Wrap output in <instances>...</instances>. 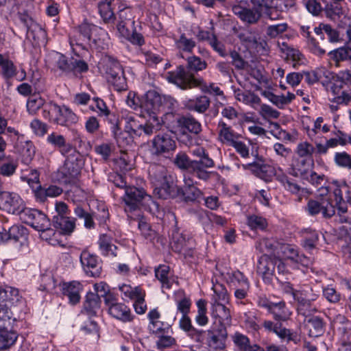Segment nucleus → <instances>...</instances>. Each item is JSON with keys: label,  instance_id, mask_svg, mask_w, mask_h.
<instances>
[{"label": "nucleus", "instance_id": "f257e3e1", "mask_svg": "<svg viewBox=\"0 0 351 351\" xmlns=\"http://www.w3.org/2000/svg\"><path fill=\"white\" fill-rule=\"evenodd\" d=\"M125 204V211L132 212L143 207L151 213L159 212V204L148 195L143 188L129 186L125 189L122 197Z\"/></svg>", "mask_w": 351, "mask_h": 351}, {"label": "nucleus", "instance_id": "f03ea898", "mask_svg": "<svg viewBox=\"0 0 351 351\" xmlns=\"http://www.w3.org/2000/svg\"><path fill=\"white\" fill-rule=\"evenodd\" d=\"M149 178L156 186L154 193L160 199H167L173 195V179L165 166L152 163L148 169Z\"/></svg>", "mask_w": 351, "mask_h": 351}, {"label": "nucleus", "instance_id": "7ed1b4c3", "mask_svg": "<svg viewBox=\"0 0 351 351\" xmlns=\"http://www.w3.org/2000/svg\"><path fill=\"white\" fill-rule=\"evenodd\" d=\"M197 72V58L191 56L187 58L186 69L183 66H178L176 70L167 73V79L182 89L191 88L197 86L195 74Z\"/></svg>", "mask_w": 351, "mask_h": 351}, {"label": "nucleus", "instance_id": "20e7f679", "mask_svg": "<svg viewBox=\"0 0 351 351\" xmlns=\"http://www.w3.org/2000/svg\"><path fill=\"white\" fill-rule=\"evenodd\" d=\"M328 187H320L319 195L308 201L306 210L311 216L321 214L324 218H330L335 214V208L328 195Z\"/></svg>", "mask_w": 351, "mask_h": 351}, {"label": "nucleus", "instance_id": "39448f33", "mask_svg": "<svg viewBox=\"0 0 351 351\" xmlns=\"http://www.w3.org/2000/svg\"><path fill=\"white\" fill-rule=\"evenodd\" d=\"M320 291L317 285H303L297 289L294 295V300L298 303V312L299 315H305L306 313H310L317 311L313 306V302L316 301L319 296Z\"/></svg>", "mask_w": 351, "mask_h": 351}, {"label": "nucleus", "instance_id": "423d86ee", "mask_svg": "<svg viewBox=\"0 0 351 351\" xmlns=\"http://www.w3.org/2000/svg\"><path fill=\"white\" fill-rule=\"evenodd\" d=\"M103 69L108 82L119 92L127 89L126 79L121 64L114 58L108 56L103 60Z\"/></svg>", "mask_w": 351, "mask_h": 351}, {"label": "nucleus", "instance_id": "0eeeda50", "mask_svg": "<svg viewBox=\"0 0 351 351\" xmlns=\"http://www.w3.org/2000/svg\"><path fill=\"white\" fill-rule=\"evenodd\" d=\"M173 101L171 97L161 95L156 90H152L146 93L140 106L147 113L155 114L162 108H169Z\"/></svg>", "mask_w": 351, "mask_h": 351}, {"label": "nucleus", "instance_id": "6e6552de", "mask_svg": "<svg viewBox=\"0 0 351 351\" xmlns=\"http://www.w3.org/2000/svg\"><path fill=\"white\" fill-rule=\"evenodd\" d=\"M250 6L247 1L241 0L232 5L233 13L244 23L248 25L256 24L262 16V8H257L252 3Z\"/></svg>", "mask_w": 351, "mask_h": 351}, {"label": "nucleus", "instance_id": "1a4fd4ad", "mask_svg": "<svg viewBox=\"0 0 351 351\" xmlns=\"http://www.w3.org/2000/svg\"><path fill=\"white\" fill-rule=\"evenodd\" d=\"M176 148V141L168 134H159L150 141L149 151L153 156L168 158Z\"/></svg>", "mask_w": 351, "mask_h": 351}, {"label": "nucleus", "instance_id": "9d476101", "mask_svg": "<svg viewBox=\"0 0 351 351\" xmlns=\"http://www.w3.org/2000/svg\"><path fill=\"white\" fill-rule=\"evenodd\" d=\"M25 209L23 199L16 193L0 191V210L12 215H20Z\"/></svg>", "mask_w": 351, "mask_h": 351}, {"label": "nucleus", "instance_id": "9b49d317", "mask_svg": "<svg viewBox=\"0 0 351 351\" xmlns=\"http://www.w3.org/2000/svg\"><path fill=\"white\" fill-rule=\"evenodd\" d=\"M23 221L39 231L50 226V221L47 215L36 209L26 208L21 214Z\"/></svg>", "mask_w": 351, "mask_h": 351}, {"label": "nucleus", "instance_id": "f8f14e48", "mask_svg": "<svg viewBox=\"0 0 351 351\" xmlns=\"http://www.w3.org/2000/svg\"><path fill=\"white\" fill-rule=\"evenodd\" d=\"M19 19L27 28V36L29 38H32L36 45L45 43L46 32L39 24L26 13H21Z\"/></svg>", "mask_w": 351, "mask_h": 351}, {"label": "nucleus", "instance_id": "ddd939ff", "mask_svg": "<svg viewBox=\"0 0 351 351\" xmlns=\"http://www.w3.org/2000/svg\"><path fill=\"white\" fill-rule=\"evenodd\" d=\"M80 262L87 275L98 277L101 272V264L98 258L88 251H83L80 256Z\"/></svg>", "mask_w": 351, "mask_h": 351}, {"label": "nucleus", "instance_id": "4468645a", "mask_svg": "<svg viewBox=\"0 0 351 351\" xmlns=\"http://www.w3.org/2000/svg\"><path fill=\"white\" fill-rule=\"evenodd\" d=\"M213 315L215 317V324L217 329H226L231 326V315L230 309L225 305V303L213 304Z\"/></svg>", "mask_w": 351, "mask_h": 351}, {"label": "nucleus", "instance_id": "2eb2a0df", "mask_svg": "<svg viewBox=\"0 0 351 351\" xmlns=\"http://www.w3.org/2000/svg\"><path fill=\"white\" fill-rule=\"evenodd\" d=\"M343 81L339 77H333L332 82L329 86V90L332 94V97L330 101L336 104H348L351 99L350 94L343 91Z\"/></svg>", "mask_w": 351, "mask_h": 351}, {"label": "nucleus", "instance_id": "dca6fc26", "mask_svg": "<svg viewBox=\"0 0 351 351\" xmlns=\"http://www.w3.org/2000/svg\"><path fill=\"white\" fill-rule=\"evenodd\" d=\"M314 165L313 159H307L304 158H295L293 160L291 167L288 169L289 175L294 177H299L304 178L310 173L311 167Z\"/></svg>", "mask_w": 351, "mask_h": 351}, {"label": "nucleus", "instance_id": "f3484780", "mask_svg": "<svg viewBox=\"0 0 351 351\" xmlns=\"http://www.w3.org/2000/svg\"><path fill=\"white\" fill-rule=\"evenodd\" d=\"M60 286L62 295L68 298L71 304L75 305L80 302V292L83 289V286L80 282L74 280L63 282Z\"/></svg>", "mask_w": 351, "mask_h": 351}, {"label": "nucleus", "instance_id": "a211bd4d", "mask_svg": "<svg viewBox=\"0 0 351 351\" xmlns=\"http://www.w3.org/2000/svg\"><path fill=\"white\" fill-rule=\"evenodd\" d=\"M218 140L223 144L230 146L240 138V134L234 132L232 128L220 120L217 125Z\"/></svg>", "mask_w": 351, "mask_h": 351}, {"label": "nucleus", "instance_id": "6ab92c4d", "mask_svg": "<svg viewBox=\"0 0 351 351\" xmlns=\"http://www.w3.org/2000/svg\"><path fill=\"white\" fill-rule=\"evenodd\" d=\"M257 8H262V14L271 21H278L282 19L281 13L274 6V0H250Z\"/></svg>", "mask_w": 351, "mask_h": 351}, {"label": "nucleus", "instance_id": "aec40b11", "mask_svg": "<svg viewBox=\"0 0 351 351\" xmlns=\"http://www.w3.org/2000/svg\"><path fill=\"white\" fill-rule=\"evenodd\" d=\"M174 164L180 169L186 170L187 173L185 175L197 177V162L191 160L185 153H178L174 159Z\"/></svg>", "mask_w": 351, "mask_h": 351}, {"label": "nucleus", "instance_id": "412c9836", "mask_svg": "<svg viewBox=\"0 0 351 351\" xmlns=\"http://www.w3.org/2000/svg\"><path fill=\"white\" fill-rule=\"evenodd\" d=\"M57 115L54 123L62 125L70 126L78 121V117L68 107L58 106Z\"/></svg>", "mask_w": 351, "mask_h": 351}, {"label": "nucleus", "instance_id": "4be33fe9", "mask_svg": "<svg viewBox=\"0 0 351 351\" xmlns=\"http://www.w3.org/2000/svg\"><path fill=\"white\" fill-rule=\"evenodd\" d=\"M84 162L81 154H80V157L75 156H69V158H66L64 162V174L66 177L76 178L80 174Z\"/></svg>", "mask_w": 351, "mask_h": 351}, {"label": "nucleus", "instance_id": "5701e85b", "mask_svg": "<svg viewBox=\"0 0 351 351\" xmlns=\"http://www.w3.org/2000/svg\"><path fill=\"white\" fill-rule=\"evenodd\" d=\"M314 32L319 36L322 40L324 39V34H326L329 42L332 43H338L342 40L339 32L330 24L324 23H319L317 27L314 28Z\"/></svg>", "mask_w": 351, "mask_h": 351}, {"label": "nucleus", "instance_id": "b1692460", "mask_svg": "<svg viewBox=\"0 0 351 351\" xmlns=\"http://www.w3.org/2000/svg\"><path fill=\"white\" fill-rule=\"evenodd\" d=\"M26 234V229L21 226L14 225L6 230L3 229L2 232H0V242L5 243L9 241H13L14 243L20 241Z\"/></svg>", "mask_w": 351, "mask_h": 351}, {"label": "nucleus", "instance_id": "393cba45", "mask_svg": "<svg viewBox=\"0 0 351 351\" xmlns=\"http://www.w3.org/2000/svg\"><path fill=\"white\" fill-rule=\"evenodd\" d=\"M110 123L112 124V130L114 134V137L116 139L117 143L120 147H125L126 146L131 144L132 142L130 132L125 130L124 132L120 131L119 128V122L116 116H113V119H110Z\"/></svg>", "mask_w": 351, "mask_h": 351}, {"label": "nucleus", "instance_id": "a878e982", "mask_svg": "<svg viewBox=\"0 0 351 351\" xmlns=\"http://www.w3.org/2000/svg\"><path fill=\"white\" fill-rule=\"evenodd\" d=\"M278 170L280 171V175L276 176V180L283 185L287 191L300 196L304 193V189L302 188L296 180L289 178L285 174L281 168L278 167Z\"/></svg>", "mask_w": 351, "mask_h": 351}, {"label": "nucleus", "instance_id": "bb28decb", "mask_svg": "<svg viewBox=\"0 0 351 351\" xmlns=\"http://www.w3.org/2000/svg\"><path fill=\"white\" fill-rule=\"evenodd\" d=\"M275 270V264L273 259L264 254L261 256L257 264V273L264 279H269Z\"/></svg>", "mask_w": 351, "mask_h": 351}, {"label": "nucleus", "instance_id": "cd10ccee", "mask_svg": "<svg viewBox=\"0 0 351 351\" xmlns=\"http://www.w3.org/2000/svg\"><path fill=\"white\" fill-rule=\"evenodd\" d=\"M234 97L237 101L250 106L255 110H257V106L261 103V98L252 91H242L239 89L234 91Z\"/></svg>", "mask_w": 351, "mask_h": 351}, {"label": "nucleus", "instance_id": "c85d7f7f", "mask_svg": "<svg viewBox=\"0 0 351 351\" xmlns=\"http://www.w3.org/2000/svg\"><path fill=\"white\" fill-rule=\"evenodd\" d=\"M101 253L104 256H117V247L112 243V238L106 234H101L98 240Z\"/></svg>", "mask_w": 351, "mask_h": 351}, {"label": "nucleus", "instance_id": "c756f323", "mask_svg": "<svg viewBox=\"0 0 351 351\" xmlns=\"http://www.w3.org/2000/svg\"><path fill=\"white\" fill-rule=\"evenodd\" d=\"M190 175H184V186L183 189V196L186 202H194L197 199V188L196 186L197 182L195 178Z\"/></svg>", "mask_w": 351, "mask_h": 351}, {"label": "nucleus", "instance_id": "7c9ffc66", "mask_svg": "<svg viewBox=\"0 0 351 351\" xmlns=\"http://www.w3.org/2000/svg\"><path fill=\"white\" fill-rule=\"evenodd\" d=\"M100 304L99 295L89 292L86 295V300L84 302V310L88 315L93 316L96 315L97 311L99 309Z\"/></svg>", "mask_w": 351, "mask_h": 351}, {"label": "nucleus", "instance_id": "2f4dec72", "mask_svg": "<svg viewBox=\"0 0 351 351\" xmlns=\"http://www.w3.org/2000/svg\"><path fill=\"white\" fill-rule=\"evenodd\" d=\"M53 223L56 228H59L66 234H70L75 228V219L69 216L65 217H53Z\"/></svg>", "mask_w": 351, "mask_h": 351}, {"label": "nucleus", "instance_id": "473e14b6", "mask_svg": "<svg viewBox=\"0 0 351 351\" xmlns=\"http://www.w3.org/2000/svg\"><path fill=\"white\" fill-rule=\"evenodd\" d=\"M252 166L258 176L266 182L271 181L273 176L276 177L277 175H280V172L278 173L275 167L268 165L253 163Z\"/></svg>", "mask_w": 351, "mask_h": 351}, {"label": "nucleus", "instance_id": "72a5a7b5", "mask_svg": "<svg viewBox=\"0 0 351 351\" xmlns=\"http://www.w3.org/2000/svg\"><path fill=\"white\" fill-rule=\"evenodd\" d=\"M170 268L167 265H162L155 269V276L162 285V289L164 290L169 289L174 280L169 276Z\"/></svg>", "mask_w": 351, "mask_h": 351}, {"label": "nucleus", "instance_id": "f704fd0d", "mask_svg": "<svg viewBox=\"0 0 351 351\" xmlns=\"http://www.w3.org/2000/svg\"><path fill=\"white\" fill-rule=\"evenodd\" d=\"M330 60L333 61L336 66H339L341 62L351 60V48L341 47L330 51L328 53Z\"/></svg>", "mask_w": 351, "mask_h": 351}, {"label": "nucleus", "instance_id": "c9c22d12", "mask_svg": "<svg viewBox=\"0 0 351 351\" xmlns=\"http://www.w3.org/2000/svg\"><path fill=\"white\" fill-rule=\"evenodd\" d=\"M269 312L274 315V317L278 321H286L291 315V312L286 307L285 302L280 301L279 302H273L269 306Z\"/></svg>", "mask_w": 351, "mask_h": 351}, {"label": "nucleus", "instance_id": "e433bc0d", "mask_svg": "<svg viewBox=\"0 0 351 351\" xmlns=\"http://www.w3.org/2000/svg\"><path fill=\"white\" fill-rule=\"evenodd\" d=\"M300 33L302 36L306 38V43H308L309 48L313 53L318 56H322L326 53V51L321 48L316 40L311 36L310 27L308 26H301Z\"/></svg>", "mask_w": 351, "mask_h": 351}, {"label": "nucleus", "instance_id": "4c0bfd02", "mask_svg": "<svg viewBox=\"0 0 351 351\" xmlns=\"http://www.w3.org/2000/svg\"><path fill=\"white\" fill-rule=\"evenodd\" d=\"M182 125L183 134L189 133V138L196 141L197 136V123L195 119L191 117H184L179 120Z\"/></svg>", "mask_w": 351, "mask_h": 351}, {"label": "nucleus", "instance_id": "58836bf2", "mask_svg": "<svg viewBox=\"0 0 351 351\" xmlns=\"http://www.w3.org/2000/svg\"><path fill=\"white\" fill-rule=\"evenodd\" d=\"M108 313L112 317L123 322L132 319L130 309L123 303L117 302L108 309Z\"/></svg>", "mask_w": 351, "mask_h": 351}, {"label": "nucleus", "instance_id": "ea45409f", "mask_svg": "<svg viewBox=\"0 0 351 351\" xmlns=\"http://www.w3.org/2000/svg\"><path fill=\"white\" fill-rule=\"evenodd\" d=\"M212 289L214 292L213 295V303H228L229 301V295L225 286L219 282L217 280H213Z\"/></svg>", "mask_w": 351, "mask_h": 351}, {"label": "nucleus", "instance_id": "a19ab883", "mask_svg": "<svg viewBox=\"0 0 351 351\" xmlns=\"http://www.w3.org/2000/svg\"><path fill=\"white\" fill-rule=\"evenodd\" d=\"M18 167L17 161L10 156H5L3 160L0 161V175L10 177L14 174Z\"/></svg>", "mask_w": 351, "mask_h": 351}, {"label": "nucleus", "instance_id": "79ce46f5", "mask_svg": "<svg viewBox=\"0 0 351 351\" xmlns=\"http://www.w3.org/2000/svg\"><path fill=\"white\" fill-rule=\"evenodd\" d=\"M15 330H0V351H5L16 341Z\"/></svg>", "mask_w": 351, "mask_h": 351}, {"label": "nucleus", "instance_id": "37998d69", "mask_svg": "<svg viewBox=\"0 0 351 351\" xmlns=\"http://www.w3.org/2000/svg\"><path fill=\"white\" fill-rule=\"evenodd\" d=\"M208 341L209 346L214 349H223L227 338V330H214Z\"/></svg>", "mask_w": 351, "mask_h": 351}, {"label": "nucleus", "instance_id": "c03bdc74", "mask_svg": "<svg viewBox=\"0 0 351 351\" xmlns=\"http://www.w3.org/2000/svg\"><path fill=\"white\" fill-rule=\"evenodd\" d=\"M5 291L6 293V300L5 304H8L10 307L16 306L18 304H23V300L20 295L17 289L12 287H5Z\"/></svg>", "mask_w": 351, "mask_h": 351}, {"label": "nucleus", "instance_id": "a18cd8bd", "mask_svg": "<svg viewBox=\"0 0 351 351\" xmlns=\"http://www.w3.org/2000/svg\"><path fill=\"white\" fill-rule=\"evenodd\" d=\"M279 243L274 239L263 238L256 241L255 247L256 250L263 253L265 252H277Z\"/></svg>", "mask_w": 351, "mask_h": 351}, {"label": "nucleus", "instance_id": "49530a36", "mask_svg": "<svg viewBox=\"0 0 351 351\" xmlns=\"http://www.w3.org/2000/svg\"><path fill=\"white\" fill-rule=\"evenodd\" d=\"M97 7L99 13L105 23H114L115 20V16L111 8V2L107 3L101 1L98 3Z\"/></svg>", "mask_w": 351, "mask_h": 351}, {"label": "nucleus", "instance_id": "de8ad7c7", "mask_svg": "<svg viewBox=\"0 0 351 351\" xmlns=\"http://www.w3.org/2000/svg\"><path fill=\"white\" fill-rule=\"evenodd\" d=\"M295 152L300 158L313 159V154L315 152V148L310 143L302 141L298 144Z\"/></svg>", "mask_w": 351, "mask_h": 351}, {"label": "nucleus", "instance_id": "09e8293b", "mask_svg": "<svg viewBox=\"0 0 351 351\" xmlns=\"http://www.w3.org/2000/svg\"><path fill=\"white\" fill-rule=\"evenodd\" d=\"M277 252L281 253L285 258L289 259L293 262L295 259L298 257L299 252L296 246L280 242L278 247Z\"/></svg>", "mask_w": 351, "mask_h": 351}, {"label": "nucleus", "instance_id": "8fccbe9b", "mask_svg": "<svg viewBox=\"0 0 351 351\" xmlns=\"http://www.w3.org/2000/svg\"><path fill=\"white\" fill-rule=\"evenodd\" d=\"M241 323L243 327L251 328L256 329V327H260L262 325V322L255 315L254 312L248 311L244 313L241 316Z\"/></svg>", "mask_w": 351, "mask_h": 351}, {"label": "nucleus", "instance_id": "3c124183", "mask_svg": "<svg viewBox=\"0 0 351 351\" xmlns=\"http://www.w3.org/2000/svg\"><path fill=\"white\" fill-rule=\"evenodd\" d=\"M222 275L228 283H237L239 286L249 283L247 278L239 271H228Z\"/></svg>", "mask_w": 351, "mask_h": 351}, {"label": "nucleus", "instance_id": "603ef678", "mask_svg": "<svg viewBox=\"0 0 351 351\" xmlns=\"http://www.w3.org/2000/svg\"><path fill=\"white\" fill-rule=\"evenodd\" d=\"M45 100L39 95H32L27 102V110L30 114H36L40 108H43Z\"/></svg>", "mask_w": 351, "mask_h": 351}, {"label": "nucleus", "instance_id": "864d4df0", "mask_svg": "<svg viewBox=\"0 0 351 351\" xmlns=\"http://www.w3.org/2000/svg\"><path fill=\"white\" fill-rule=\"evenodd\" d=\"M39 232H41V239L47 241L49 244L53 245L60 244L59 237L61 236L60 231H55L49 226L45 230H39Z\"/></svg>", "mask_w": 351, "mask_h": 351}, {"label": "nucleus", "instance_id": "5fc2aeb1", "mask_svg": "<svg viewBox=\"0 0 351 351\" xmlns=\"http://www.w3.org/2000/svg\"><path fill=\"white\" fill-rule=\"evenodd\" d=\"M247 223L252 230H263L267 226L266 219L256 215L248 216Z\"/></svg>", "mask_w": 351, "mask_h": 351}, {"label": "nucleus", "instance_id": "6e6d98bb", "mask_svg": "<svg viewBox=\"0 0 351 351\" xmlns=\"http://www.w3.org/2000/svg\"><path fill=\"white\" fill-rule=\"evenodd\" d=\"M334 161L339 167L351 169V156L346 152H336Z\"/></svg>", "mask_w": 351, "mask_h": 351}, {"label": "nucleus", "instance_id": "4d7b16f0", "mask_svg": "<svg viewBox=\"0 0 351 351\" xmlns=\"http://www.w3.org/2000/svg\"><path fill=\"white\" fill-rule=\"evenodd\" d=\"M289 28L287 23L271 25L267 27L266 35L270 38H275L285 32Z\"/></svg>", "mask_w": 351, "mask_h": 351}, {"label": "nucleus", "instance_id": "13d9d810", "mask_svg": "<svg viewBox=\"0 0 351 351\" xmlns=\"http://www.w3.org/2000/svg\"><path fill=\"white\" fill-rule=\"evenodd\" d=\"M122 118L125 121V130L135 134L138 132L139 127H141V123L136 120L134 114L132 113L125 114L123 113Z\"/></svg>", "mask_w": 351, "mask_h": 351}, {"label": "nucleus", "instance_id": "bf43d9fd", "mask_svg": "<svg viewBox=\"0 0 351 351\" xmlns=\"http://www.w3.org/2000/svg\"><path fill=\"white\" fill-rule=\"evenodd\" d=\"M233 342L239 351H247L250 346V339L245 335L238 332L232 337Z\"/></svg>", "mask_w": 351, "mask_h": 351}, {"label": "nucleus", "instance_id": "052dcab7", "mask_svg": "<svg viewBox=\"0 0 351 351\" xmlns=\"http://www.w3.org/2000/svg\"><path fill=\"white\" fill-rule=\"evenodd\" d=\"M326 12L327 16L332 20H335L336 18H340L341 16L344 15L343 8L339 3L335 2L327 5Z\"/></svg>", "mask_w": 351, "mask_h": 351}, {"label": "nucleus", "instance_id": "680f3d73", "mask_svg": "<svg viewBox=\"0 0 351 351\" xmlns=\"http://www.w3.org/2000/svg\"><path fill=\"white\" fill-rule=\"evenodd\" d=\"M199 88L204 93L216 96L223 95V91L214 83L207 84L203 80L199 78Z\"/></svg>", "mask_w": 351, "mask_h": 351}, {"label": "nucleus", "instance_id": "e2e57ef3", "mask_svg": "<svg viewBox=\"0 0 351 351\" xmlns=\"http://www.w3.org/2000/svg\"><path fill=\"white\" fill-rule=\"evenodd\" d=\"M176 45L180 50L191 52L195 47V42L187 38L184 34H182L179 39L176 40Z\"/></svg>", "mask_w": 351, "mask_h": 351}, {"label": "nucleus", "instance_id": "0e129e2a", "mask_svg": "<svg viewBox=\"0 0 351 351\" xmlns=\"http://www.w3.org/2000/svg\"><path fill=\"white\" fill-rule=\"evenodd\" d=\"M58 106V105L55 103L44 104L42 110L43 117L45 119L54 123V118L57 115Z\"/></svg>", "mask_w": 351, "mask_h": 351}, {"label": "nucleus", "instance_id": "69168bd1", "mask_svg": "<svg viewBox=\"0 0 351 351\" xmlns=\"http://www.w3.org/2000/svg\"><path fill=\"white\" fill-rule=\"evenodd\" d=\"M310 313H306L305 315H301L304 318L305 327L308 328H313L314 329H320L324 327V323L319 317H311Z\"/></svg>", "mask_w": 351, "mask_h": 351}, {"label": "nucleus", "instance_id": "338daca9", "mask_svg": "<svg viewBox=\"0 0 351 351\" xmlns=\"http://www.w3.org/2000/svg\"><path fill=\"white\" fill-rule=\"evenodd\" d=\"M147 316L149 320V327L165 329L164 323L160 320V314L156 309L151 310Z\"/></svg>", "mask_w": 351, "mask_h": 351}, {"label": "nucleus", "instance_id": "774afa93", "mask_svg": "<svg viewBox=\"0 0 351 351\" xmlns=\"http://www.w3.org/2000/svg\"><path fill=\"white\" fill-rule=\"evenodd\" d=\"M247 72L257 80L259 83L265 81V76L264 75V69L262 66L254 64V65H248L246 69Z\"/></svg>", "mask_w": 351, "mask_h": 351}]
</instances>
